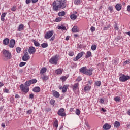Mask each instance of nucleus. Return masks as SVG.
I'll list each match as a JSON object with an SVG mask.
<instances>
[{
	"label": "nucleus",
	"mask_w": 130,
	"mask_h": 130,
	"mask_svg": "<svg viewBox=\"0 0 130 130\" xmlns=\"http://www.w3.org/2000/svg\"><path fill=\"white\" fill-rule=\"evenodd\" d=\"M67 0H56L53 3V9L54 11H58L59 9H64L67 6Z\"/></svg>",
	"instance_id": "obj_1"
},
{
	"label": "nucleus",
	"mask_w": 130,
	"mask_h": 130,
	"mask_svg": "<svg viewBox=\"0 0 130 130\" xmlns=\"http://www.w3.org/2000/svg\"><path fill=\"white\" fill-rule=\"evenodd\" d=\"M3 53L4 56L5 61H7L8 59H11L12 58V54L10 52V51L4 50L3 51Z\"/></svg>",
	"instance_id": "obj_2"
},
{
	"label": "nucleus",
	"mask_w": 130,
	"mask_h": 130,
	"mask_svg": "<svg viewBox=\"0 0 130 130\" xmlns=\"http://www.w3.org/2000/svg\"><path fill=\"white\" fill-rule=\"evenodd\" d=\"M57 61H58V56L56 55L55 56H53L50 60L49 63L51 64H57Z\"/></svg>",
	"instance_id": "obj_3"
},
{
	"label": "nucleus",
	"mask_w": 130,
	"mask_h": 130,
	"mask_svg": "<svg viewBox=\"0 0 130 130\" xmlns=\"http://www.w3.org/2000/svg\"><path fill=\"white\" fill-rule=\"evenodd\" d=\"M37 82V80L36 79H32L29 81H26L24 83V86H26V87L29 88V87H30L31 84H35Z\"/></svg>",
	"instance_id": "obj_4"
},
{
	"label": "nucleus",
	"mask_w": 130,
	"mask_h": 130,
	"mask_svg": "<svg viewBox=\"0 0 130 130\" xmlns=\"http://www.w3.org/2000/svg\"><path fill=\"white\" fill-rule=\"evenodd\" d=\"M20 89L24 93H28L29 92V87L25 85L24 86V84H21L20 85Z\"/></svg>",
	"instance_id": "obj_5"
},
{
	"label": "nucleus",
	"mask_w": 130,
	"mask_h": 130,
	"mask_svg": "<svg viewBox=\"0 0 130 130\" xmlns=\"http://www.w3.org/2000/svg\"><path fill=\"white\" fill-rule=\"evenodd\" d=\"M53 35V30L52 31H48L45 35V39H49V38H51V37Z\"/></svg>",
	"instance_id": "obj_6"
},
{
	"label": "nucleus",
	"mask_w": 130,
	"mask_h": 130,
	"mask_svg": "<svg viewBox=\"0 0 130 130\" xmlns=\"http://www.w3.org/2000/svg\"><path fill=\"white\" fill-rule=\"evenodd\" d=\"M119 80L121 82H125L127 80H129V76L123 75L120 77Z\"/></svg>",
	"instance_id": "obj_7"
},
{
	"label": "nucleus",
	"mask_w": 130,
	"mask_h": 130,
	"mask_svg": "<svg viewBox=\"0 0 130 130\" xmlns=\"http://www.w3.org/2000/svg\"><path fill=\"white\" fill-rule=\"evenodd\" d=\"M84 53H85L84 52H81L78 53L77 56L73 59L74 61H77V60H79V59H80V58H81V57L84 55Z\"/></svg>",
	"instance_id": "obj_8"
},
{
	"label": "nucleus",
	"mask_w": 130,
	"mask_h": 130,
	"mask_svg": "<svg viewBox=\"0 0 130 130\" xmlns=\"http://www.w3.org/2000/svg\"><path fill=\"white\" fill-rule=\"evenodd\" d=\"M57 113L60 116H62V117L66 116V113L64 112V109L63 108L60 109L58 110Z\"/></svg>",
	"instance_id": "obj_9"
},
{
	"label": "nucleus",
	"mask_w": 130,
	"mask_h": 130,
	"mask_svg": "<svg viewBox=\"0 0 130 130\" xmlns=\"http://www.w3.org/2000/svg\"><path fill=\"white\" fill-rule=\"evenodd\" d=\"M29 59H30V56H29L28 53L26 52L22 57V60H23V61H27V60H29Z\"/></svg>",
	"instance_id": "obj_10"
},
{
	"label": "nucleus",
	"mask_w": 130,
	"mask_h": 130,
	"mask_svg": "<svg viewBox=\"0 0 130 130\" xmlns=\"http://www.w3.org/2000/svg\"><path fill=\"white\" fill-rule=\"evenodd\" d=\"M36 51V49L34 47H30L28 49V52L30 54H34Z\"/></svg>",
	"instance_id": "obj_11"
},
{
	"label": "nucleus",
	"mask_w": 130,
	"mask_h": 130,
	"mask_svg": "<svg viewBox=\"0 0 130 130\" xmlns=\"http://www.w3.org/2000/svg\"><path fill=\"white\" fill-rule=\"evenodd\" d=\"M79 87H80V83L77 82V83L74 84L72 86L73 91H76V90L79 89Z\"/></svg>",
	"instance_id": "obj_12"
},
{
	"label": "nucleus",
	"mask_w": 130,
	"mask_h": 130,
	"mask_svg": "<svg viewBox=\"0 0 130 130\" xmlns=\"http://www.w3.org/2000/svg\"><path fill=\"white\" fill-rule=\"evenodd\" d=\"M16 42L15 40H11L10 41V44H9V47H10V48H13V47H14V46H15V44Z\"/></svg>",
	"instance_id": "obj_13"
},
{
	"label": "nucleus",
	"mask_w": 130,
	"mask_h": 130,
	"mask_svg": "<svg viewBox=\"0 0 130 130\" xmlns=\"http://www.w3.org/2000/svg\"><path fill=\"white\" fill-rule=\"evenodd\" d=\"M93 69H86L85 75H87L88 76H92V72H93Z\"/></svg>",
	"instance_id": "obj_14"
},
{
	"label": "nucleus",
	"mask_w": 130,
	"mask_h": 130,
	"mask_svg": "<svg viewBox=\"0 0 130 130\" xmlns=\"http://www.w3.org/2000/svg\"><path fill=\"white\" fill-rule=\"evenodd\" d=\"M52 93H53V96L54 97H55L56 98H59V96H60V95L59 94V93H58V92L55 90H53L52 91Z\"/></svg>",
	"instance_id": "obj_15"
},
{
	"label": "nucleus",
	"mask_w": 130,
	"mask_h": 130,
	"mask_svg": "<svg viewBox=\"0 0 130 130\" xmlns=\"http://www.w3.org/2000/svg\"><path fill=\"white\" fill-rule=\"evenodd\" d=\"M104 129L109 130L111 128V125L108 124V123H106L103 125Z\"/></svg>",
	"instance_id": "obj_16"
},
{
	"label": "nucleus",
	"mask_w": 130,
	"mask_h": 130,
	"mask_svg": "<svg viewBox=\"0 0 130 130\" xmlns=\"http://www.w3.org/2000/svg\"><path fill=\"white\" fill-rule=\"evenodd\" d=\"M72 31L73 32V33H77V32H79V27L77 26H74L72 29Z\"/></svg>",
	"instance_id": "obj_17"
},
{
	"label": "nucleus",
	"mask_w": 130,
	"mask_h": 130,
	"mask_svg": "<svg viewBox=\"0 0 130 130\" xmlns=\"http://www.w3.org/2000/svg\"><path fill=\"white\" fill-rule=\"evenodd\" d=\"M23 30H24V24H20L17 28V31L21 32V31H23Z\"/></svg>",
	"instance_id": "obj_18"
},
{
	"label": "nucleus",
	"mask_w": 130,
	"mask_h": 130,
	"mask_svg": "<svg viewBox=\"0 0 130 130\" xmlns=\"http://www.w3.org/2000/svg\"><path fill=\"white\" fill-rule=\"evenodd\" d=\"M10 42V40L9 38H6L3 40V44L4 45H8Z\"/></svg>",
	"instance_id": "obj_19"
},
{
	"label": "nucleus",
	"mask_w": 130,
	"mask_h": 130,
	"mask_svg": "<svg viewBox=\"0 0 130 130\" xmlns=\"http://www.w3.org/2000/svg\"><path fill=\"white\" fill-rule=\"evenodd\" d=\"M121 8H122L121 4H117L115 6V9L117 11H120V10H121Z\"/></svg>",
	"instance_id": "obj_20"
},
{
	"label": "nucleus",
	"mask_w": 130,
	"mask_h": 130,
	"mask_svg": "<svg viewBox=\"0 0 130 130\" xmlns=\"http://www.w3.org/2000/svg\"><path fill=\"white\" fill-rule=\"evenodd\" d=\"M86 71H87V67H82L80 70V72L81 73H82V74H86Z\"/></svg>",
	"instance_id": "obj_21"
},
{
	"label": "nucleus",
	"mask_w": 130,
	"mask_h": 130,
	"mask_svg": "<svg viewBox=\"0 0 130 130\" xmlns=\"http://www.w3.org/2000/svg\"><path fill=\"white\" fill-rule=\"evenodd\" d=\"M46 71H47V69H46V68H42L40 71V73L41 75L45 74V73H46Z\"/></svg>",
	"instance_id": "obj_22"
},
{
	"label": "nucleus",
	"mask_w": 130,
	"mask_h": 130,
	"mask_svg": "<svg viewBox=\"0 0 130 130\" xmlns=\"http://www.w3.org/2000/svg\"><path fill=\"white\" fill-rule=\"evenodd\" d=\"M32 91L36 93H39V92H40V87H36L32 89Z\"/></svg>",
	"instance_id": "obj_23"
},
{
	"label": "nucleus",
	"mask_w": 130,
	"mask_h": 130,
	"mask_svg": "<svg viewBox=\"0 0 130 130\" xmlns=\"http://www.w3.org/2000/svg\"><path fill=\"white\" fill-rule=\"evenodd\" d=\"M77 18H78V16L75 15V14H71L70 15V18L71 19V20H76V19H77Z\"/></svg>",
	"instance_id": "obj_24"
},
{
	"label": "nucleus",
	"mask_w": 130,
	"mask_h": 130,
	"mask_svg": "<svg viewBox=\"0 0 130 130\" xmlns=\"http://www.w3.org/2000/svg\"><path fill=\"white\" fill-rule=\"evenodd\" d=\"M68 87H69V86H68L67 85L63 86V87L62 89V92L63 93H66V92H67V91L68 90Z\"/></svg>",
	"instance_id": "obj_25"
},
{
	"label": "nucleus",
	"mask_w": 130,
	"mask_h": 130,
	"mask_svg": "<svg viewBox=\"0 0 130 130\" xmlns=\"http://www.w3.org/2000/svg\"><path fill=\"white\" fill-rule=\"evenodd\" d=\"M91 55H92V53L91 52V51H88L86 53V55L85 56V57L86 58H89V57H91Z\"/></svg>",
	"instance_id": "obj_26"
},
{
	"label": "nucleus",
	"mask_w": 130,
	"mask_h": 130,
	"mask_svg": "<svg viewBox=\"0 0 130 130\" xmlns=\"http://www.w3.org/2000/svg\"><path fill=\"white\" fill-rule=\"evenodd\" d=\"M114 127H119L120 126V123L118 121H115L114 124Z\"/></svg>",
	"instance_id": "obj_27"
},
{
	"label": "nucleus",
	"mask_w": 130,
	"mask_h": 130,
	"mask_svg": "<svg viewBox=\"0 0 130 130\" xmlns=\"http://www.w3.org/2000/svg\"><path fill=\"white\" fill-rule=\"evenodd\" d=\"M56 74H57V75H60L62 74V70L60 69H57L55 71Z\"/></svg>",
	"instance_id": "obj_28"
},
{
	"label": "nucleus",
	"mask_w": 130,
	"mask_h": 130,
	"mask_svg": "<svg viewBox=\"0 0 130 130\" xmlns=\"http://www.w3.org/2000/svg\"><path fill=\"white\" fill-rule=\"evenodd\" d=\"M6 13H2L1 15V21H2V22H4L5 21V17H6Z\"/></svg>",
	"instance_id": "obj_29"
},
{
	"label": "nucleus",
	"mask_w": 130,
	"mask_h": 130,
	"mask_svg": "<svg viewBox=\"0 0 130 130\" xmlns=\"http://www.w3.org/2000/svg\"><path fill=\"white\" fill-rule=\"evenodd\" d=\"M90 89H91V86H86L84 87V91L85 92H88V91H90Z\"/></svg>",
	"instance_id": "obj_30"
},
{
	"label": "nucleus",
	"mask_w": 130,
	"mask_h": 130,
	"mask_svg": "<svg viewBox=\"0 0 130 130\" xmlns=\"http://www.w3.org/2000/svg\"><path fill=\"white\" fill-rule=\"evenodd\" d=\"M58 15L59 17H63L66 15V12L64 11L60 12Z\"/></svg>",
	"instance_id": "obj_31"
},
{
	"label": "nucleus",
	"mask_w": 130,
	"mask_h": 130,
	"mask_svg": "<svg viewBox=\"0 0 130 130\" xmlns=\"http://www.w3.org/2000/svg\"><path fill=\"white\" fill-rule=\"evenodd\" d=\"M75 5H80L82 3V0H75L74 2Z\"/></svg>",
	"instance_id": "obj_32"
},
{
	"label": "nucleus",
	"mask_w": 130,
	"mask_h": 130,
	"mask_svg": "<svg viewBox=\"0 0 130 130\" xmlns=\"http://www.w3.org/2000/svg\"><path fill=\"white\" fill-rule=\"evenodd\" d=\"M42 79L43 81H47V80H48V76L46 75H43V77H42Z\"/></svg>",
	"instance_id": "obj_33"
},
{
	"label": "nucleus",
	"mask_w": 130,
	"mask_h": 130,
	"mask_svg": "<svg viewBox=\"0 0 130 130\" xmlns=\"http://www.w3.org/2000/svg\"><path fill=\"white\" fill-rule=\"evenodd\" d=\"M95 86H97L98 87H100L101 86V81H96L94 83Z\"/></svg>",
	"instance_id": "obj_34"
},
{
	"label": "nucleus",
	"mask_w": 130,
	"mask_h": 130,
	"mask_svg": "<svg viewBox=\"0 0 130 130\" xmlns=\"http://www.w3.org/2000/svg\"><path fill=\"white\" fill-rule=\"evenodd\" d=\"M130 63V59H128L123 62V66H126V64H129Z\"/></svg>",
	"instance_id": "obj_35"
},
{
	"label": "nucleus",
	"mask_w": 130,
	"mask_h": 130,
	"mask_svg": "<svg viewBox=\"0 0 130 130\" xmlns=\"http://www.w3.org/2000/svg\"><path fill=\"white\" fill-rule=\"evenodd\" d=\"M58 29H61V30H66V26L63 25H61V26H58Z\"/></svg>",
	"instance_id": "obj_36"
},
{
	"label": "nucleus",
	"mask_w": 130,
	"mask_h": 130,
	"mask_svg": "<svg viewBox=\"0 0 130 130\" xmlns=\"http://www.w3.org/2000/svg\"><path fill=\"white\" fill-rule=\"evenodd\" d=\"M41 46L43 47V48H45L48 46V44H47V43H44L41 44Z\"/></svg>",
	"instance_id": "obj_37"
},
{
	"label": "nucleus",
	"mask_w": 130,
	"mask_h": 130,
	"mask_svg": "<svg viewBox=\"0 0 130 130\" xmlns=\"http://www.w3.org/2000/svg\"><path fill=\"white\" fill-rule=\"evenodd\" d=\"M54 126L55 127H58V122L57 121V120L54 121Z\"/></svg>",
	"instance_id": "obj_38"
},
{
	"label": "nucleus",
	"mask_w": 130,
	"mask_h": 130,
	"mask_svg": "<svg viewBox=\"0 0 130 130\" xmlns=\"http://www.w3.org/2000/svg\"><path fill=\"white\" fill-rule=\"evenodd\" d=\"M75 113L77 115H80L81 113V111L79 110V109H76V111H75Z\"/></svg>",
	"instance_id": "obj_39"
},
{
	"label": "nucleus",
	"mask_w": 130,
	"mask_h": 130,
	"mask_svg": "<svg viewBox=\"0 0 130 130\" xmlns=\"http://www.w3.org/2000/svg\"><path fill=\"white\" fill-rule=\"evenodd\" d=\"M34 45H35V46H37V47L40 46V45L39 43H38V42H37L36 41H34Z\"/></svg>",
	"instance_id": "obj_40"
},
{
	"label": "nucleus",
	"mask_w": 130,
	"mask_h": 130,
	"mask_svg": "<svg viewBox=\"0 0 130 130\" xmlns=\"http://www.w3.org/2000/svg\"><path fill=\"white\" fill-rule=\"evenodd\" d=\"M114 100H115V101H116V102H118L120 101V98L117 96L114 98Z\"/></svg>",
	"instance_id": "obj_41"
},
{
	"label": "nucleus",
	"mask_w": 130,
	"mask_h": 130,
	"mask_svg": "<svg viewBox=\"0 0 130 130\" xmlns=\"http://www.w3.org/2000/svg\"><path fill=\"white\" fill-rule=\"evenodd\" d=\"M61 20H62V18H61V17H58L55 19L56 22H60V21H61Z\"/></svg>",
	"instance_id": "obj_42"
},
{
	"label": "nucleus",
	"mask_w": 130,
	"mask_h": 130,
	"mask_svg": "<svg viewBox=\"0 0 130 130\" xmlns=\"http://www.w3.org/2000/svg\"><path fill=\"white\" fill-rule=\"evenodd\" d=\"M76 82H80L82 81V77H78L76 79Z\"/></svg>",
	"instance_id": "obj_43"
},
{
	"label": "nucleus",
	"mask_w": 130,
	"mask_h": 130,
	"mask_svg": "<svg viewBox=\"0 0 130 130\" xmlns=\"http://www.w3.org/2000/svg\"><path fill=\"white\" fill-rule=\"evenodd\" d=\"M16 10H17V7H16V6H13L11 8V11H12V12H15V11H16Z\"/></svg>",
	"instance_id": "obj_44"
},
{
	"label": "nucleus",
	"mask_w": 130,
	"mask_h": 130,
	"mask_svg": "<svg viewBox=\"0 0 130 130\" xmlns=\"http://www.w3.org/2000/svg\"><path fill=\"white\" fill-rule=\"evenodd\" d=\"M96 48H97V47L96 45H94L91 46V49L92 50H96Z\"/></svg>",
	"instance_id": "obj_45"
},
{
	"label": "nucleus",
	"mask_w": 130,
	"mask_h": 130,
	"mask_svg": "<svg viewBox=\"0 0 130 130\" xmlns=\"http://www.w3.org/2000/svg\"><path fill=\"white\" fill-rule=\"evenodd\" d=\"M25 64H26V62H21L19 64V67H24V66H25Z\"/></svg>",
	"instance_id": "obj_46"
},
{
	"label": "nucleus",
	"mask_w": 130,
	"mask_h": 130,
	"mask_svg": "<svg viewBox=\"0 0 130 130\" xmlns=\"http://www.w3.org/2000/svg\"><path fill=\"white\" fill-rule=\"evenodd\" d=\"M16 51L17 53H20V52H21V48L20 47L16 48Z\"/></svg>",
	"instance_id": "obj_47"
},
{
	"label": "nucleus",
	"mask_w": 130,
	"mask_h": 130,
	"mask_svg": "<svg viewBox=\"0 0 130 130\" xmlns=\"http://www.w3.org/2000/svg\"><path fill=\"white\" fill-rule=\"evenodd\" d=\"M61 80H62V81H63V82H64V81H66L67 80V77L66 76H63L62 77H61Z\"/></svg>",
	"instance_id": "obj_48"
},
{
	"label": "nucleus",
	"mask_w": 130,
	"mask_h": 130,
	"mask_svg": "<svg viewBox=\"0 0 130 130\" xmlns=\"http://www.w3.org/2000/svg\"><path fill=\"white\" fill-rule=\"evenodd\" d=\"M69 55L70 56H74V52H73V51L69 52Z\"/></svg>",
	"instance_id": "obj_49"
},
{
	"label": "nucleus",
	"mask_w": 130,
	"mask_h": 130,
	"mask_svg": "<svg viewBox=\"0 0 130 130\" xmlns=\"http://www.w3.org/2000/svg\"><path fill=\"white\" fill-rule=\"evenodd\" d=\"M55 102V101L54 100H51L50 103L51 104V105H53L54 104V103Z\"/></svg>",
	"instance_id": "obj_50"
},
{
	"label": "nucleus",
	"mask_w": 130,
	"mask_h": 130,
	"mask_svg": "<svg viewBox=\"0 0 130 130\" xmlns=\"http://www.w3.org/2000/svg\"><path fill=\"white\" fill-rule=\"evenodd\" d=\"M27 114H31L32 113V110H28L26 111Z\"/></svg>",
	"instance_id": "obj_51"
},
{
	"label": "nucleus",
	"mask_w": 130,
	"mask_h": 130,
	"mask_svg": "<svg viewBox=\"0 0 130 130\" xmlns=\"http://www.w3.org/2000/svg\"><path fill=\"white\" fill-rule=\"evenodd\" d=\"M90 31H91L92 32H94V31H95V27H94L93 26H92L90 28Z\"/></svg>",
	"instance_id": "obj_52"
},
{
	"label": "nucleus",
	"mask_w": 130,
	"mask_h": 130,
	"mask_svg": "<svg viewBox=\"0 0 130 130\" xmlns=\"http://www.w3.org/2000/svg\"><path fill=\"white\" fill-rule=\"evenodd\" d=\"M109 10L110 11V12H112V11H113V7L112 6H110L109 7Z\"/></svg>",
	"instance_id": "obj_53"
},
{
	"label": "nucleus",
	"mask_w": 130,
	"mask_h": 130,
	"mask_svg": "<svg viewBox=\"0 0 130 130\" xmlns=\"http://www.w3.org/2000/svg\"><path fill=\"white\" fill-rule=\"evenodd\" d=\"M31 1L32 0H26L25 3L26 4H30V3H31Z\"/></svg>",
	"instance_id": "obj_54"
},
{
	"label": "nucleus",
	"mask_w": 130,
	"mask_h": 130,
	"mask_svg": "<svg viewBox=\"0 0 130 130\" xmlns=\"http://www.w3.org/2000/svg\"><path fill=\"white\" fill-rule=\"evenodd\" d=\"M4 93H9V89H5L4 90Z\"/></svg>",
	"instance_id": "obj_55"
},
{
	"label": "nucleus",
	"mask_w": 130,
	"mask_h": 130,
	"mask_svg": "<svg viewBox=\"0 0 130 130\" xmlns=\"http://www.w3.org/2000/svg\"><path fill=\"white\" fill-rule=\"evenodd\" d=\"M104 103V100L102 99H100V103Z\"/></svg>",
	"instance_id": "obj_56"
},
{
	"label": "nucleus",
	"mask_w": 130,
	"mask_h": 130,
	"mask_svg": "<svg viewBox=\"0 0 130 130\" xmlns=\"http://www.w3.org/2000/svg\"><path fill=\"white\" fill-rule=\"evenodd\" d=\"M33 97H34V94H30L29 95V98H30L31 99H32V98H33Z\"/></svg>",
	"instance_id": "obj_57"
},
{
	"label": "nucleus",
	"mask_w": 130,
	"mask_h": 130,
	"mask_svg": "<svg viewBox=\"0 0 130 130\" xmlns=\"http://www.w3.org/2000/svg\"><path fill=\"white\" fill-rule=\"evenodd\" d=\"M31 2L33 4H35V3H37V2H38V0H31Z\"/></svg>",
	"instance_id": "obj_58"
},
{
	"label": "nucleus",
	"mask_w": 130,
	"mask_h": 130,
	"mask_svg": "<svg viewBox=\"0 0 130 130\" xmlns=\"http://www.w3.org/2000/svg\"><path fill=\"white\" fill-rule=\"evenodd\" d=\"M127 10L128 12H130V5L127 6Z\"/></svg>",
	"instance_id": "obj_59"
},
{
	"label": "nucleus",
	"mask_w": 130,
	"mask_h": 130,
	"mask_svg": "<svg viewBox=\"0 0 130 130\" xmlns=\"http://www.w3.org/2000/svg\"><path fill=\"white\" fill-rule=\"evenodd\" d=\"M115 29L117 30V31H118V26L117 25H115Z\"/></svg>",
	"instance_id": "obj_60"
},
{
	"label": "nucleus",
	"mask_w": 130,
	"mask_h": 130,
	"mask_svg": "<svg viewBox=\"0 0 130 130\" xmlns=\"http://www.w3.org/2000/svg\"><path fill=\"white\" fill-rule=\"evenodd\" d=\"M88 83L89 85H92V84H93V81L92 80H90L88 81Z\"/></svg>",
	"instance_id": "obj_61"
},
{
	"label": "nucleus",
	"mask_w": 130,
	"mask_h": 130,
	"mask_svg": "<svg viewBox=\"0 0 130 130\" xmlns=\"http://www.w3.org/2000/svg\"><path fill=\"white\" fill-rule=\"evenodd\" d=\"M102 111H103V112H106V110L104 109V108H102Z\"/></svg>",
	"instance_id": "obj_62"
},
{
	"label": "nucleus",
	"mask_w": 130,
	"mask_h": 130,
	"mask_svg": "<svg viewBox=\"0 0 130 130\" xmlns=\"http://www.w3.org/2000/svg\"><path fill=\"white\" fill-rule=\"evenodd\" d=\"M15 98H20V95H19V94H16Z\"/></svg>",
	"instance_id": "obj_63"
},
{
	"label": "nucleus",
	"mask_w": 130,
	"mask_h": 130,
	"mask_svg": "<svg viewBox=\"0 0 130 130\" xmlns=\"http://www.w3.org/2000/svg\"><path fill=\"white\" fill-rule=\"evenodd\" d=\"M127 114L130 116V110H128V111L127 112Z\"/></svg>",
	"instance_id": "obj_64"
}]
</instances>
